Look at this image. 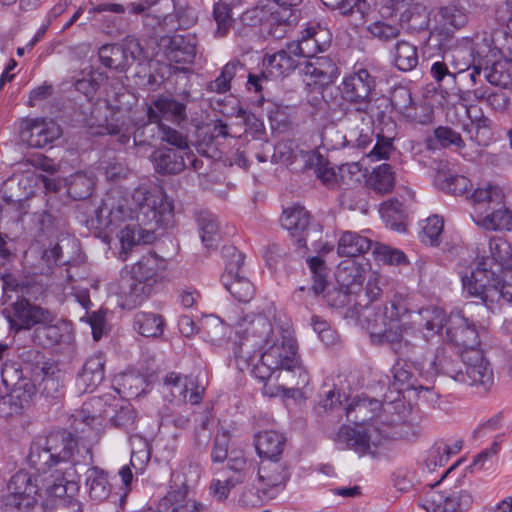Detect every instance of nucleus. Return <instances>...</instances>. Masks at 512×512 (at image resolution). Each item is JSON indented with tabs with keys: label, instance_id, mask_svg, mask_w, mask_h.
<instances>
[{
	"label": "nucleus",
	"instance_id": "1",
	"mask_svg": "<svg viewBox=\"0 0 512 512\" xmlns=\"http://www.w3.org/2000/svg\"><path fill=\"white\" fill-rule=\"evenodd\" d=\"M97 226L111 233L119 229L120 258L126 260L135 245L149 243L157 228L167 227L173 219V201L162 191L137 187L130 198L119 192L107 194L95 210Z\"/></svg>",
	"mask_w": 512,
	"mask_h": 512
},
{
	"label": "nucleus",
	"instance_id": "2",
	"mask_svg": "<svg viewBox=\"0 0 512 512\" xmlns=\"http://www.w3.org/2000/svg\"><path fill=\"white\" fill-rule=\"evenodd\" d=\"M464 290L491 311L503 302L512 303V247L502 237H493L478 257L471 276L462 278Z\"/></svg>",
	"mask_w": 512,
	"mask_h": 512
},
{
	"label": "nucleus",
	"instance_id": "3",
	"mask_svg": "<svg viewBox=\"0 0 512 512\" xmlns=\"http://www.w3.org/2000/svg\"><path fill=\"white\" fill-rule=\"evenodd\" d=\"M432 365L437 373L460 384L482 388L485 392L494 384L491 364L479 349L456 353L450 345H443L437 349Z\"/></svg>",
	"mask_w": 512,
	"mask_h": 512
},
{
	"label": "nucleus",
	"instance_id": "4",
	"mask_svg": "<svg viewBox=\"0 0 512 512\" xmlns=\"http://www.w3.org/2000/svg\"><path fill=\"white\" fill-rule=\"evenodd\" d=\"M278 331L274 330L270 320L264 315L245 316L239 323L238 340L234 347L237 367L241 371L249 369L253 360L269 347Z\"/></svg>",
	"mask_w": 512,
	"mask_h": 512
},
{
	"label": "nucleus",
	"instance_id": "5",
	"mask_svg": "<svg viewBox=\"0 0 512 512\" xmlns=\"http://www.w3.org/2000/svg\"><path fill=\"white\" fill-rule=\"evenodd\" d=\"M75 417L76 421L80 420L86 426L96 428L101 435L103 420L108 419L114 427L128 430L135 422L136 412L127 399L105 394L84 403Z\"/></svg>",
	"mask_w": 512,
	"mask_h": 512
},
{
	"label": "nucleus",
	"instance_id": "6",
	"mask_svg": "<svg viewBox=\"0 0 512 512\" xmlns=\"http://www.w3.org/2000/svg\"><path fill=\"white\" fill-rule=\"evenodd\" d=\"M376 86L374 77L367 69L360 68L346 76L341 84L342 99L353 107L348 117L359 114L360 119L365 121L374 118L380 119L383 112L378 111L376 101L372 98V92Z\"/></svg>",
	"mask_w": 512,
	"mask_h": 512
},
{
	"label": "nucleus",
	"instance_id": "7",
	"mask_svg": "<svg viewBox=\"0 0 512 512\" xmlns=\"http://www.w3.org/2000/svg\"><path fill=\"white\" fill-rule=\"evenodd\" d=\"M1 509L2 512H43L38 478L23 470L15 473L7 484V493L2 496Z\"/></svg>",
	"mask_w": 512,
	"mask_h": 512
},
{
	"label": "nucleus",
	"instance_id": "8",
	"mask_svg": "<svg viewBox=\"0 0 512 512\" xmlns=\"http://www.w3.org/2000/svg\"><path fill=\"white\" fill-rule=\"evenodd\" d=\"M76 411L73 414L75 431L55 428L33 438L32 448H90L100 439L99 431L92 426H86L80 420L76 421Z\"/></svg>",
	"mask_w": 512,
	"mask_h": 512
},
{
	"label": "nucleus",
	"instance_id": "9",
	"mask_svg": "<svg viewBox=\"0 0 512 512\" xmlns=\"http://www.w3.org/2000/svg\"><path fill=\"white\" fill-rule=\"evenodd\" d=\"M222 255L225 259V272L221 276L224 287L239 302H249L254 297L255 288L247 277L240 274L244 254L234 246H225Z\"/></svg>",
	"mask_w": 512,
	"mask_h": 512
},
{
	"label": "nucleus",
	"instance_id": "10",
	"mask_svg": "<svg viewBox=\"0 0 512 512\" xmlns=\"http://www.w3.org/2000/svg\"><path fill=\"white\" fill-rule=\"evenodd\" d=\"M461 461V459L457 460L448 469L443 471L440 479L436 481L434 485L428 484L429 490L425 493L420 504L426 512H461L467 510L472 505L473 497L467 490L445 495L433 489L434 486L438 485Z\"/></svg>",
	"mask_w": 512,
	"mask_h": 512
},
{
	"label": "nucleus",
	"instance_id": "11",
	"mask_svg": "<svg viewBox=\"0 0 512 512\" xmlns=\"http://www.w3.org/2000/svg\"><path fill=\"white\" fill-rule=\"evenodd\" d=\"M300 59L291 52V46L288 43L286 47L272 55H266L263 59L264 71L261 75L249 74L247 87L249 90L260 92L262 90V80L268 76L279 78L288 76L295 69H299Z\"/></svg>",
	"mask_w": 512,
	"mask_h": 512
},
{
	"label": "nucleus",
	"instance_id": "12",
	"mask_svg": "<svg viewBox=\"0 0 512 512\" xmlns=\"http://www.w3.org/2000/svg\"><path fill=\"white\" fill-rule=\"evenodd\" d=\"M264 353L272 354L276 357V360H278V369H285L287 371L297 370L299 373V380L296 382V385L305 386L308 384V376L301 366L297 354L296 340L291 331H278V335L269 347L264 350Z\"/></svg>",
	"mask_w": 512,
	"mask_h": 512
},
{
	"label": "nucleus",
	"instance_id": "13",
	"mask_svg": "<svg viewBox=\"0 0 512 512\" xmlns=\"http://www.w3.org/2000/svg\"><path fill=\"white\" fill-rule=\"evenodd\" d=\"M3 314L16 331L31 330L50 319V309L25 299H17L3 310Z\"/></svg>",
	"mask_w": 512,
	"mask_h": 512
},
{
	"label": "nucleus",
	"instance_id": "14",
	"mask_svg": "<svg viewBox=\"0 0 512 512\" xmlns=\"http://www.w3.org/2000/svg\"><path fill=\"white\" fill-rule=\"evenodd\" d=\"M62 134L60 126L52 119L26 118L19 126V136L23 142L33 148H44Z\"/></svg>",
	"mask_w": 512,
	"mask_h": 512
},
{
	"label": "nucleus",
	"instance_id": "15",
	"mask_svg": "<svg viewBox=\"0 0 512 512\" xmlns=\"http://www.w3.org/2000/svg\"><path fill=\"white\" fill-rule=\"evenodd\" d=\"M337 279L341 284V288L333 287L329 289L324 298L329 306L342 308L351 302L352 294L356 293L355 288L362 286L364 277L359 268L354 263H351L339 269Z\"/></svg>",
	"mask_w": 512,
	"mask_h": 512
},
{
	"label": "nucleus",
	"instance_id": "16",
	"mask_svg": "<svg viewBox=\"0 0 512 512\" xmlns=\"http://www.w3.org/2000/svg\"><path fill=\"white\" fill-rule=\"evenodd\" d=\"M259 458L258 480L267 487H277L288 478L287 464L283 461V450H256Z\"/></svg>",
	"mask_w": 512,
	"mask_h": 512
},
{
	"label": "nucleus",
	"instance_id": "17",
	"mask_svg": "<svg viewBox=\"0 0 512 512\" xmlns=\"http://www.w3.org/2000/svg\"><path fill=\"white\" fill-rule=\"evenodd\" d=\"M447 340L463 350L477 349L480 336L474 323L470 322L460 311L452 312L446 323Z\"/></svg>",
	"mask_w": 512,
	"mask_h": 512
},
{
	"label": "nucleus",
	"instance_id": "18",
	"mask_svg": "<svg viewBox=\"0 0 512 512\" xmlns=\"http://www.w3.org/2000/svg\"><path fill=\"white\" fill-rule=\"evenodd\" d=\"M388 426L383 429L370 426L367 429H356L343 425L337 435L335 441L338 444H345L350 448H371L384 444V440L388 437Z\"/></svg>",
	"mask_w": 512,
	"mask_h": 512
},
{
	"label": "nucleus",
	"instance_id": "19",
	"mask_svg": "<svg viewBox=\"0 0 512 512\" xmlns=\"http://www.w3.org/2000/svg\"><path fill=\"white\" fill-rule=\"evenodd\" d=\"M191 157V150H179L159 147L151 154V162L155 171L161 175H176L187 167L185 158Z\"/></svg>",
	"mask_w": 512,
	"mask_h": 512
},
{
	"label": "nucleus",
	"instance_id": "20",
	"mask_svg": "<svg viewBox=\"0 0 512 512\" xmlns=\"http://www.w3.org/2000/svg\"><path fill=\"white\" fill-rule=\"evenodd\" d=\"M391 105L409 121L425 124L430 120L429 108L424 104L414 102L411 92L404 87L393 91Z\"/></svg>",
	"mask_w": 512,
	"mask_h": 512
},
{
	"label": "nucleus",
	"instance_id": "21",
	"mask_svg": "<svg viewBox=\"0 0 512 512\" xmlns=\"http://www.w3.org/2000/svg\"><path fill=\"white\" fill-rule=\"evenodd\" d=\"M147 118L152 122H162L167 119L180 123L187 119L186 105L173 98L161 95L147 104Z\"/></svg>",
	"mask_w": 512,
	"mask_h": 512
},
{
	"label": "nucleus",
	"instance_id": "22",
	"mask_svg": "<svg viewBox=\"0 0 512 512\" xmlns=\"http://www.w3.org/2000/svg\"><path fill=\"white\" fill-rule=\"evenodd\" d=\"M79 489L76 480L75 470L71 466L63 473L61 477H57L46 488V493L49 497L56 498V505L65 506L69 504L72 508L79 509V503L73 499V496Z\"/></svg>",
	"mask_w": 512,
	"mask_h": 512
},
{
	"label": "nucleus",
	"instance_id": "23",
	"mask_svg": "<svg viewBox=\"0 0 512 512\" xmlns=\"http://www.w3.org/2000/svg\"><path fill=\"white\" fill-rule=\"evenodd\" d=\"M105 357L101 352L89 357L78 373L76 385L82 393L93 392L105 378Z\"/></svg>",
	"mask_w": 512,
	"mask_h": 512
},
{
	"label": "nucleus",
	"instance_id": "24",
	"mask_svg": "<svg viewBox=\"0 0 512 512\" xmlns=\"http://www.w3.org/2000/svg\"><path fill=\"white\" fill-rule=\"evenodd\" d=\"M164 386L170 391L174 398H178L182 403H186V397L189 390V402L192 405L199 404L203 399L205 388L198 385L193 378H182L175 372L168 373L163 379Z\"/></svg>",
	"mask_w": 512,
	"mask_h": 512
},
{
	"label": "nucleus",
	"instance_id": "25",
	"mask_svg": "<svg viewBox=\"0 0 512 512\" xmlns=\"http://www.w3.org/2000/svg\"><path fill=\"white\" fill-rule=\"evenodd\" d=\"M50 319L40 323L31 333V340L41 347H51L60 343L69 330V324L59 319L55 312L50 310Z\"/></svg>",
	"mask_w": 512,
	"mask_h": 512
},
{
	"label": "nucleus",
	"instance_id": "26",
	"mask_svg": "<svg viewBox=\"0 0 512 512\" xmlns=\"http://www.w3.org/2000/svg\"><path fill=\"white\" fill-rule=\"evenodd\" d=\"M281 225L293 237H297L298 248H306L310 213L301 206H294L283 211Z\"/></svg>",
	"mask_w": 512,
	"mask_h": 512
},
{
	"label": "nucleus",
	"instance_id": "27",
	"mask_svg": "<svg viewBox=\"0 0 512 512\" xmlns=\"http://www.w3.org/2000/svg\"><path fill=\"white\" fill-rule=\"evenodd\" d=\"M257 149L260 151H255L254 157L261 163L270 158L274 164H288L294 156L292 145L288 141H280L275 146L267 141H254L252 150Z\"/></svg>",
	"mask_w": 512,
	"mask_h": 512
},
{
	"label": "nucleus",
	"instance_id": "28",
	"mask_svg": "<svg viewBox=\"0 0 512 512\" xmlns=\"http://www.w3.org/2000/svg\"><path fill=\"white\" fill-rule=\"evenodd\" d=\"M366 318L369 322V328L371 329L370 334L372 341L378 344H387L392 350L405 334L403 326L399 322H390L387 320V325L383 326L381 320L376 316H374L373 319H370L369 316H366Z\"/></svg>",
	"mask_w": 512,
	"mask_h": 512
},
{
	"label": "nucleus",
	"instance_id": "29",
	"mask_svg": "<svg viewBox=\"0 0 512 512\" xmlns=\"http://www.w3.org/2000/svg\"><path fill=\"white\" fill-rule=\"evenodd\" d=\"M448 317L443 309L435 306H429L420 309L414 315L413 322L419 328L424 330V336L429 338L439 334L442 329L446 328Z\"/></svg>",
	"mask_w": 512,
	"mask_h": 512
},
{
	"label": "nucleus",
	"instance_id": "30",
	"mask_svg": "<svg viewBox=\"0 0 512 512\" xmlns=\"http://www.w3.org/2000/svg\"><path fill=\"white\" fill-rule=\"evenodd\" d=\"M324 31L317 30L315 27H309L302 32L301 39L293 41L290 44L292 54H295L300 61L316 56L317 52L325 50L327 43H319V39Z\"/></svg>",
	"mask_w": 512,
	"mask_h": 512
},
{
	"label": "nucleus",
	"instance_id": "31",
	"mask_svg": "<svg viewBox=\"0 0 512 512\" xmlns=\"http://www.w3.org/2000/svg\"><path fill=\"white\" fill-rule=\"evenodd\" d=\"M165 268V262L155 253L143 255L132 265L130 274L131 280H139L156 284L159 279V272Z\"/></svg>",
	"mask_w": 512,
	"mask_h": 512
},
{
	"label": "nucleus",
	"instance_id": "32",
	"mask_svg": "<svg viewBox=\"0 0 512 512\" xmlns=\"http://www.w3.org/2000/svg\"><path fill=\"white\" fill-rule=\"evenodd\" d=\"M382 407L381 401L367 397L354 399L346 408V416L355 424H365L375 418Z\"/></svg>",
	"mask_w": 512,
	"mask_h": 512
},
{
	"label": "nucleus",
	"instance_id": "33",
	"mask_svg": "<svg viewBox=\"0 0 512 512\" xmlns=\"http://www.w3.org/2000/svg\"><path fill=\"white\" fill-rule=\"evenodd\" d=\"M214 462L226 461V467L234 473L232 477L244 482L252 465L244 455V450H213L211 454Z\"/></svg>",
	"mask_w": 512,
	"mask_h": 512
},
{
	"label": "nucleus",
	"instance_id": "34",
	"mask_svg": "<svg viewBox=\"0 0 512 512\" xmlns=\"http://www.w3.org/2000/svg\"><path fill=\"white\" fill-rule=\"evenodd\" d=\"M166 56L176 63H192L196 56L195 38L190 35H174L169 39Z\"/></svg>",
	"mask_w": 512,
	"mask_h": 512
},
{
	"label": "nucleus",
	"instance_id": "35",
	"mask_svg": "<svg viewBox=\"0 0 512 512\" xmlns=\"http://www.w3.org/2000/svg\"><path fill=\"white\" fill-rule=\"evenodd\" d=\"M373 242L356 232L345 231L338 242L337 252L342 257H356L371 250Z\"/></svg>",
	"mask_w": 512,
	"mask_h": 512
},
{
	"label": "nucleus",
	"instance_id": "36",
	"mask_svg": "<svg viewBox=\"0 0 512 512\" xmlns=\"http://www.w3.org/2000/svg\"><path fill=\"white\" fill-rule=\"evenodd\" d=\"M86 486L90 500L101 503L105 501L111 493L107 474L98 467L88 469L86 473Z\"/></svg>",
	"mask_w": 512,
	"mask_h": 512
},
{
	"label": "nucleus",
	"instance_id": "37",
	"mask_svg": "<svg viewBox=\"0 0 512 512\" xmlns=\"http://www.w3.org/2000/svg\"><path fill=\"white\" fill-rule=\"evenodd\" d=\"M476 223L487 230H512V211L505 204L495 206L488 213L480 212Z\"/></svg>",
	"mask_w": 512,
	"mask_h": 512
},
{
	"label": "nucleus",
	"instance_id": "38",
	"mask_svg": "<svg viewBox=\"0 0 512 512\" xmlns=\"http://www.w3.org/2000/svg\"><path fill=\"white\" fill-rule=\"evenodd\" d=\"M471 200L477 209L486 207L483 214L488 213L495 206H500L505 200L503 189L498 185L487 184L484 187H478L471 194Z\"/></svg>",
	"mask_w": 512,
	"mask_h": 512
},
{
	"label": "nucleus",
	"instance_id": "39",
	"mask_svg": "<svg viewBox=\"0 0 512 512\" xmlns=\"http://www.w3.org/2000/svg\"><path fill=\"white\" fill-rule=\"evenodd\" d=\"M51 451L52 450H29L26 461L31 468L45 473L55 465L66 463L71 456V450H65L63 456L52 454Z\"/></svg>",
	"mask_w": 512,
	"mask_h": 512
},
{
	"label": "nucleus",
	"instance_id": "40",
	"mask_svg": "<svg viewBox=\"0 0 512 512\" xmlns=\"http://www.w3.org/2000/svg\"><path fill=\"white\" fill-rule=\"evenodd\" d=\"M133 325L144 337H159L163 334L165 320L160 314L141 311L134 316Z\"/></svg>",
	"mask_w": 512,
	"mask_h": 512
},
{
	"label": "nucleus",
	"instance_id": "41",
	"mask_svg": "<svg viewBox=\"0 0 512 512\" xmlns=\"http://www.w3.org/2000/svg\"><path fill=\"white\" fill-rule=\"evenodd\" d=\"M3 290L19 292L20 295L17 296V299H25L28 302L39 300L45 293L44 285L33 279H26L21 283L16 280L4 279Z\"/></svg>",
	"mask_w": 512,
	"mask_h": 512
},
{
	"label": "nucleus",
	"instance_id": "42",
	"mask_svg": "<svg viewBox=\"0 0 512 512\" xmlns=\"http://www.w3.org/2000/svg\"><path fill=\"white\" fill-rule=\"evenodd\" d=\"M379 213L391 229L398 232H404L406 230L404 224L405 210L403 204L397 199H390L383 202L379 207Z\"/></svg>",
	"mask_w": 512,
	"mask_h": 512
},
{
	"label": "nucleus",
	"instance_id": "43",
	"mask_svg": "<svg viewBox=\"0 0 512 512\" xmlns=\"http://www.w3.org/2000/svg\"><path fill=\"white\" fill-rule=\"evenodd\" d=\"M391 371L394 378L393 386L398 392L402 390L423 389L422 385L417 384V379L410 363L403 360H398L393 365Z\"/></svg>",
	"mask_w": 512,
	"mask_h": 512
},
{
	"label": "nucleus",
	"instance_id": "44",
	"mask_svg": "<svg viewBox=\"0 0 512 512\" xmlns=\"http://www.w3.org/2000/svg\"><path fill=\"white\" fill-rule=\"evenodd\" d=\"M276 8L271 12L272 18L279 24L293 25L301 17L302 0H273Z\"/></svg>",
	"mask_w": 512,
	"mask_h": 512
},
{
	"label": "nucleus",
	"instance_id": "45",
	"mask_svg": "<svg viewBox=\"0 0 512 512\" xmlns=\"http://www.w3.org/2000/svg\"><path fill=\"white\" fill-rule=\"evenodd\" d=\"M435 184L447 193L462 195L468 191L471 181L463 175H454L440 169L435 175Z\"/></svg>",
	"mask_w": 512,
	"mask_h": 512
},
{
	"label": "nucleus",
	"instance_id": "46",
	"mask_svg": "<svg viewBox=\"0 0 512 512\" xmlns=\"http://www.w3.org/2000/svg\"><path fill=\"white\" fill-rule=\"evenodd\" d=\"M310 271L312 273L313 284L307 288L308 293H312L314 296H318L323 293L328 285L327 282V267L325 262L319 257H311L307 260ZM306 287L301 286L296 291L305 292Z\"/></svg>",
	"mask_w": 512,
	"mask_h": 512
},
{
	"label": "nucleus",
	"instance_id": "47",
	"mask_svg": "<svg viewBox=\"0 0 512 512\" xmlns=\"http://www.w3.org/2000/svg\"><path fill=\"white\" fill-rule=\"evenodd\" d=\"M98 55L101 63L109 69L124 71L130 66V61L126 59L125 52L119 44L103 45Z\"/></svg>",
	"mask_w": 512,
	"mask_h": 512
},
{
	"label": "nucleus",
	"instance_id": "48",
	"mask_svg": "<svg viewBox=\"0 0 512 512\" xmlns=\"http://www.w3.org/2000/svg\"><path fill=\"white\" fill-rule=\"evenodd\" d=\"M393 55L395 66L401 71H411L418 64L417 47L408 41H397Z\"/></svg>",
	"mask_w": 512,
	"mask_h": 512
},
{
	"label": "nucleus",
	"instance_id": "49",
	"mask_svg": "<svg viewBox=\"0 0 512 512\" xmlns=\"http://www.w3.org/2000/svg\"><path fill=\"white\" fill-rule=\"evenodd\" d=\"M306 167L314 171L315 176L326 186L336 183L337 176L329 162L318 152H311L307 155Z\"/></svg>",
	"mask_w": 512,
	"mask_h": 512
},
{
	"label": "nucleus",
	"instance_id": "50",
	"mask_svg": "<svg viewBox=\"0 0 512 512\" xmlns=\"http://www.w3.org/2000/svg\"><path fill=\"white\" fill-rule=\"evenodd\" d=\"M455 52L446 51L443 54V61H436L432 64L430 73L436 82H442L447 78L451 83H454L456 73L464 71L463 68L454 65Z\"/></svg>",
	"mask_w": 512,
	"mask_h": 512
},
{
	"label": "nucleus",
	"instance_id": "51",
	"mask_svg": "<svg viewBox=\"0 0 512 512\" xmlns=\"http://www.w3.org/2000/svg\"><path fill=\"white\" fill-rule=\"evenodd\" d=\"M402 28V25L396 21L377 20L367 25L366 30L374 39L387 43L397 39L401 34Z\"/></svg>",
	"mask_w": 512,
	"mask_h": 512
},
{
	"label": "nucleus",
	"instance_id": "52",
	"mask_svg": "<svg viewBox=\"0 0 512 512\" xmlns=\"http://www.w3.org/2000/svg\"><path fill=\"white\" fill-rule=\"evenodd\" d=\"M118 388L115 391L125 398L140 396L147 386L145 378L137 373H126L117 379Z\"/></svg>",
	"mask_w": 512,
	"mask_h": 512
},
{
	"label": "nucleus",
	"instance_id": "53",
	"mask_svg": "<svg viewBox=\"0 0 512 512\" xmlns=\"http://www.w3.org/2000/svg\"><path fill=\"white\" fill-rule=\"evenodd\" d=\"M161 122H152L147 118V122L138 126L133 133V142L136 148L151 147L153 143L160 139Z\"/></svg>",
	"mask_w": 512,
	"mask_h": 512
},
{
	"label": "nucleus",
	"instance_id": "54",
	"mask_svg": "<svg viewBox=\"0 0 512 512\" xmlns=\"http://www.w3.org/2000/svg\"><path fill=\"white\" fill-rule=\"evenodd\" d=\"M409 313V308L406 301L401 296H394L389 304L379 308L374 316L381 320L383 326L387 325V320L390 322H399V320Z\"/></svg>",
	"mask_w": 512,
	"mask_h": 512
},
{
	"label": "nucleus",
	"instance_id": "55",
	"mask_svg": "<svg viewBox=\"0 0 512 512\" xmlns=\"http://www.w3.org/2000/svg\"><path fill=\"white\" fill-rule=\"evenodd\" d=\"M394 173L389 164H382L375 168L369 178L372 189L380 194L389 193L394 187Z\"/></svg>",
	"mask_w": 512,
	"mask_h": 512
},
{
	"label": "nucleus",
	"instance_id": "56",
	"mask_svg": "<svg viewBox=\"0 0 512 512\" xmlns=\"http://www.w3.org/2000/svg\"><path fill=\"white\" fill-rule=\"evenodd\" d=\"M94 184L92 177L78 172L72 175L68 181V194L74 200L86 199L92 194Z\"/></svg>",
	"mask_w": 512,
	"mask_h": 512
},
{
	"label": "nucleus",
	"instance_id": "57",
	"mask_svg": "<svg viewBox=\"0 0 512 512\" xmlns=\"http://www.w3.org/2000/svg\"><path fill=\"white\" fill-rule=\"evenodd\" d=\"M371 252L375 260L384 264L402 265L407 263V258L401 250L379 242H373Z\"/></svg>",
	"mask_w": 512,
	"mask_h": 512
},
{
	"label": "nucleus",
	"instance_id": "58",
	"mask_svg": "<svg viewBox=\"0 0 512 512\" xmlns=\"http://www.w3.org/2000/svg\"><path fill=\"white\" fill-rule=\"evenodd\" d=\"M155 284L145 281L132 280L126 293L125 305L135 308L142 304L152 293Z\"/></svg>",
	"mask_w": 512,
	"mask_h": 512
},
{
	"label": "nucleus",
	"instance_id": "59",
	"mask_svg": "<svg viewBox=\"0 0 512 512\" xmlns=\"http://www.w3.org/2000/svg\"><path fill=\"white\" fill-rule=\"evenodd\" d=\"M257 362L253 360L250 367L251 373L254 377L258 378L261 381L268 380L274 371L278 370L276 357L272 354H265L264 352L260 353L256 358Z\"/></svg>",
	"mask_w": 512,
	"mask_h": 512
},
{
	"label": "nucleus",
	"instance_id": "60",
	"mask_svg": "<svg viewBox=\"0 0 512 512\" xmlns=\"http://www.w3.org/2000/svg\"><path fill=\"white\" fill-rule=\"evenodd\" d=\"M444 227L443 219L437 215L426 219L422 227L421 241L425 244L436 246L440 243V236Z\"/></svg>",
	"mask_w": 512,
	"mask_h": 512
},
{
	"label": "nucleus",
	"instance_id": "61",
	"mask_svg": "<svg viewBox=\"0 0 512 512\" xmlns=\"http://www.w3.org/2000/svg\"><path fill=\"white\" fill-rule=\"evenodd\" d=\"M198 225L202 242L206 247H211L219 229L216 217L209 212H203L198 218Z\"/></svg>",
	"mask_w": 512,
	"mask_h": 512
},
{
	"label": "nucleus",
	"instance_id": "62",
	"mask_svg": "<svg viewBox=\"0 0 512 512\" xmlns=\"http://www.w3.org/2000/svg\"><path fill=\"white\" fill-rule=\"evenodd\" d=\"M213 17L217 24V29L215 31L216 36H225L233 24L229 5L224 2L215 3L213 8Z\"/></svg>",
	"mask_w": 512,
	"mask_h": 512
},
{
	"label": "nucleus",
	"instance_id": "63",
	"mask_svg": "<svg viewBox=\"0 0 512 512\" xmlns=\"http://www.w3.org/2000/svg\"><path fill=\"white\" fill-rule=\"evenodd\" d=\"M318 67V82L320 85L332 83L338 76V68L331 58L327 56L311 57Z\"/></svg>",
	"mask_w": 512,
	"mask_h": 512
},
{
	"label": "nucleus",
	"instance_id": "64",
	"mask_svg": "<svg viewBox=\"0 0 512 512\" xmlns=\"http://www.w3.org/2000/svg\"><path fill=\"white\" fill-rule=\"evenodd\" d=\"M183 495L176 491L167 494L165 500L171 503V512H204V506L194 499H183Z\"/></svg>",
	"mask_w": 512,
	"mask_h": 512
}]
</instances>
